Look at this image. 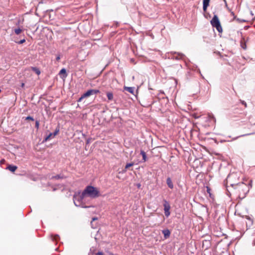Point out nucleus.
I'll list each match as a JSON object with an SVG mask.
<instances>
[{"label": "nucleus", "mask_w": 255, "mask_h": 255, "mask_svg": "<svg viewBox=\"0 0 255 255\" xmlns=\"http://www.w3.org/2000/svg\"><path fill=\"white\" fill-rule=\"evenodd\" d=\"M35 126L36 127L38 128V127H39V123L38 121H36V123H35Z\"/></svg>", "instance_id": "b1692460"}, {"label": "nucleus", "mask_w": 255, "mask_h": 255, "mask_svg": "<svg viewBox=\"0 0 255 255\" xmlns=\"http://www.w3.org/2000/svg\"><path fill=\"white\" fill-rule=\"evenodd\" d=\"M241 46L244 49H246V44L245 43H243V42H241Z\"/></svg>", "instance_id": "412c9836"}, {"label": "nucleus", "mask_w": 255, "mask_h": 255, "mask_svg": "<svg viewBox=\"0 0 255 255\" xmlns=\"http://www.w3.org/2000/svg\"><path fill=\"white\" fill-rule=\"evenodd\" d=\"M56 179H59L60 178V176L59 175H57L56 176L54 177Z\"/></svg>", "instance_id": "bb28decb"}, {"label": "nucleus", "mask_w": 255, "mask_h": 255, "mask_svg": "<svg viewBox=\"0 0 255 255\" xmlns=\"http://www.w3.org/2000/svg\"><path fill=\"white\" fill-rule=\"evenodd\" d=\"M53 138V134H52V133H50L48 134V135H47V136L45 137V141H47V140H49L50 138Z\"/></svg>", "instance_id": "4468645a"}, {"label": "nucleus", "mask_w": 255, "mask_h": 255, "mask_svg": "<svg viewBox=\"0 0 255 255\" xmlns=\"http://www.w3.org/2000/svg\"><path fill=\"white\" fill-rule=\"evenodd\" d=\"M163 206L165 215L166 216V217H168L170 214L169 211L170 208V205L166 201H165Z\"/></svg>", "instance_id": "39448f33"}, {"label": "nucleus", "mask_w": 255, "mask_h": 255, "mask_svg": "<svg viewBox=\"0 0 255 255\" xmlns=\"http://www.w3.org/2000/svg\"><path fill=\"white\" fill-rule=\"evenodd\" d=\"M141 154L142 156L143 160L145 161L146 160V158L145 153L143 151H141Z\"/></svg>", "instance_id": "f3484780"}, {"label": "nucleus", "mask_w": 255, "mask_h": 255, "mask_svg": "<svg viewBox=\"0 0 255 255\" xmlns=\"http://www.w3.org/2000/svg\"><path fill=\"white\" fill-rule=\"evenodd\" d=\"M234 176V174H231V175H229V176H228V180H230V179H231L233 176Z\"/></svg>", "instance_id": "5701e85b"}, {"label": "nucleus", "mask_w": 255, "mask_h": 255, "mask_svg": "<svg viewBox=\"0 0 255 255\" xmlns=\"http://www.w3.org/2000/svg\"><path fill=\"white\" fill-rule=\"evenodd\" d=\"M60 56H58L57 57H56V60H59L60 59Z\"/></svg>", "instance_id": "cd10ccee"}, {"label": "nucleus", "mask_w": 255, "mask_h": 255, "mask_svg": "<svg viewBox=\"0 0 255 255\" xmlns=\"http://www.w3.org/2000/svg\"><path fill=\"white\" fill-rule=\"evenodd\" d=\"M96 255H104L102 252H99L96 254Z\"/></svg>", "instance_id": "a878e982"}, {"label": "nucleus", "mask_w": 255, "mask_h": 255, "mask_svg": "<svg viewBox=\"0 0 255 255\" xmlns=\"http://www.w3.org/2000/svg\"><path fill=\"white\" fill-rule=\"evenodd\" d=\"M84 98H83V95L79 99V100H78V102H81L83 99H84Z\"/></svg>", "instance_id": "393cba45"}, {"label": "nucleus", "mask_w": 255, "mask_h": 255, "mask_svg": "<svg viewBox=\"0 0 255 255\" xmlns=\"http://www.w3.org/2000/svg\"><path fill=\"white\" fill-rule=\"evenodd\" d=\"M133 165V163H127L125 166V169L123 170L124 172L127 171V170L130 167Z\"/></svg>", "instance_id": "f8f14e48"}, {"label": "nucleus", "mask_w": 255, "mask_h": 255, "mask_svg": "<svg viewBox=\"0 0 255 255\" xmlns=\"http://www.w3.org/2000/svg\"><path fill=\"white\" fill-rule=\"evenodd\" d=\"M162 233L165 238H168L170 234V231L168 230H164L162 231Z\"/></svg>", "instance_id": "9b49d317"}, {"label": "nucleus", "mask_w": 255, "mask_h": 255, "mask_svg": "<svg viewBox=\"0 0 255 255\" xmlns=\"http://www.w3.org/2000/svg\"><path fill=\"white\" fill-rule=\"evenodd\" d=\"M97 219V218H93L92 219V221H95V220H96Z\"/></svg>", "instance_id": "c85d7f7f"}, {"label": "nucleus", "mask_w": 255, "mask_h": 255, "mask_svg": "<svg viewBox=\"0 0 255 255\" xmlns=\"http://www.w3.org/2000/svg\"><path fill=\"white\" fill-rule=\"evenodd\" d=\"M66 70L64 68H63L60 70L59 74H65V76H64V77H66L67 76V75L66 74Z\"/></svg>", "instance_id": "dca6fc26"}, {"label": "nucleus", "mask_w": 255, "mask_h": 255, "mask_svg": "<svg viewBox=\"0 0 255 255\" xmlns=\"http://www.w3.org/2000/svg\"><path fill=\"white\" fill-rule=\"evenodd\" d=\"M107 96L108 99L109 100H113V94L112 93H111V92H108L107 94Z\"/></svg>", "instance_id": "ddd939ff"}, {"label": "nucleus", "mask_w": 255, "mask_h": 255, "mask_svg": "<svg viewBox=\"0 0 255 255\" xmlns=\"http://www.w3.org/2000/svg\"><path fill=\"white\" fill-rule=\"evenodd\" d=\"M124 89L127 91H128V92L131 93V94H133L134 93V87H124Z\"/></svg>", "instance_id": "1a4fd4ad"}, {"label": "nucleus", "mask_w": 255, "mask_h": 255, "mask_svg": "<svg viewBox=\"0 0 255 255\" xmlns=\"http://www.w3.org/2000/svg\"><path fill=\"white\" fill-rule=\"evenodd\" d=\"M33 71H34L37 75H39L41 73L40 70L36 68H33Z\"/></svg>", "instance_id": "2eb2a0df"}, {"label": "nucleus", "mask_w": 255, "mask_h": 255, "mask_svg": "<svg viewBox=\"0 0 255 255\" xmlns=\"http://www.w3.org/2000/svg\"><path fill=\"white\" fill-rule=\"evenodd\" d=\"M21 31V29L19 28L14 29V32L16 34H19Z\"/></svg>", "instance_id": "a211bd4d"}, {"label": "nucleus", "mask_w": 255, "mask_h": 255, "mask_svg": "<svg viewBox=\"0 0 255 255\" xmlns=\"http://www.w3.org/2000/svg\"><path fill=\"white\" fill-rule=\"evenodd\" d=\"M210 0H203V9L204 11H206L207 7L209 6Z\"/></svg>", "instance_id": "0eeeda50"}, {"label": "nucleus", "mask_w": 255, "mask_h": 255, "mask_svg": "<svg viewBox=\"0 0 255 255\" xmlns=\"http://www.w3.org/2000/svg\"><path fill=\"white\" fill-rule=\"evenodd\" d=\"M7 168L11 172H14L17 169V166L10 165L7 166Z\"/></svg>", "instance_id": "9d476101"}, {"label": "nucleus", "mask_w": 255, "mask_h": 255, "mask_svg": "<svg viewBox=\"0 0 255 255\" xmlns=\"http://www.w3.org/2000/svg\"><path fill=\"white\" fill-rule=\"evenodd\" d=\"M32 120V117L31 116H28L25 118V120Z\"/></svg>", "instance_id": "4be33fe9"}, {"label": "nucleus", "mask_w": 255, "mask_h": 255, "mask_svg": "<svg viewBox=\"0 0 255 255\" xmlns=\"http://www.w3.org/2000/svg\"><path fill=\"white\" fill-rule=\"evenodd\" d=\"M166 183H167V184L168 185V186L170 188V189H173V184L172 182V180L170 178L168 177L167 178V180H166Z\"/></svg>", "instance_id": "6e6552de"}, {"label": "nucleus", "mask_w": 255, "mask_h": 255, "mask_svg": "<svg viewBox=\"0 0 255 255\" xmlns=\"http://www.w3.org/2000/svg\"><path fill=\"white\" fill-rule=\"evenodd\" d=\"M99 92V91L98 90H95V89L89 90L83 95V98L88 97L91 95L96 94Z\"/></svg>", "instance_id": "423d86ee"}, {"label": "nucleus", "mask_w": 255, "mask_h": 255, "mask_svg": "<svg viewBox=\"0 0 255 255\" xmlns=\"http://www.w3.org/2000/svg\"><path fill=\"white\" fill-rule=\"evenodd\" d=\"M85 196H83V192H77L73 197L74 204L77 207H80L82 205L83 200L85 198Z\"/></svg>", "instance_id": "f03ea898"}, {"label": "nucleus", "mask_w": 255, "mask_h": 255, "mask_svg": "<svg viewBox=\"0 0 255 255\" xmlns=\"http://www.w3.org/2000/svg\"><path fill=\"white\" fill-rule=\"evenodd\" d=\"M25 39H23L19 41H17V42L16 41V42L18 44H22V43H24L25 42Z\"/></svg>", "instance_id": "aec40b11"}, {"label": "nucleus", "mask_w": 255, "mask_h": 255, "mask_svg": "<svg viewBox=\"0 0 255 255\" xmlns=\"http://www.w3.org/2000/svg\"><path fill=\"white\" fill-rule=\"evenodd\" d=\"M83 196L91 198H96L100 196L99 190L92 186H88L83 191Z\"/></svg>", "instance_id": "f257e3e1"}, {"label": "nucleus", "mask_w": 255, "mask_h": 255, "mask_svg": "<svg viewBox=\"0 0 255 255\" xmlns=\"http://www.w3.org/2000/svg\"><path fill=\"white\" fill-rule=\"evenodd\" d=\"M59 129H58V128H57V129L55 130V131H54L53 133H52V134H53V137H55V136L58 134V133L59 132Z\"/></svg>", "instance_id": "6ab92c4d"}, {"label": "nucleus", "mask_w": 255, "mask_h": 255, "mask_svg": "<svg viewBox=\"0 0 255 255\" xmlns=\"http://www.w3.org/2000/svg\"><path fill=\"white\" fill-rule=\"evenodd\" d=\"M237 187L239 189H242L244 190V195L243 197L245 196L246 194L248 193L249 191V188L247 187L246 184H245L243 182L239 183L237 184Z\"/></svg>", "instance_id": "20e7f679"}, {"label": "nucleus", "mask_w": 255, "mask_h": 255, "mask_svg": "<svg viewBox=\"0 0 255 255\" xmlns=\"http://www.w3.org/2000/svg\"><path fill=\"white\" fill-rule=\"evenodd\" d=\"M56 237H58V235H56V236H55V237L54 238V239H55V240H57V239L56 238Z\"/></svg>", "instance_id": "c756f323"}, {"label": "nucleus", "mask_w": 255, "mask_h": 255, "mask_svg": "<svg viewBox=\"0 0 255 255\" xmlns=\"http://www.w3.org/2000/svg\"><path fill=\"white\" fill-rule=\"evenodd\" d=\"M211 24L213 27H216L217 30L219 32H221L222 31V28L217 15H214L213 18L211 20Z\"/></svg>", "instance_id": "7ed1b4c3"}]
</instances>
